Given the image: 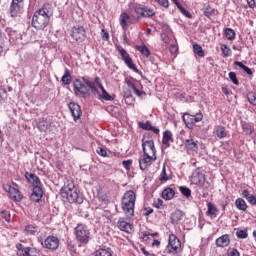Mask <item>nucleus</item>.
<instances>
[{
	"mask_svg": "<svg viewBox=\"0 0 256 256\" xmlns=\"http://www.w3.org/2000/svg\"><path fill=\"white\" fill-rule=\"evenodd\" d=\"M53 16V6L46 3L41 9L36 11L32 17V27L38 31H44V29L49 25V21Z\"/></svg>",
	"mask_w": 256,
	"mask_h": 256,
	"instance_id": "nucleus-1",
	"label": "nucleus"
},
{
	"mask_svg": "<svg viewBox=\"0 0 256 256\" xmlns=\"http://www.w3.org/2000/svg\"><path fill=\"white\" fill-rule=\"evenodd\" d=\"M82 81L90 88L93 95H98L99 99H103V101H113V97L110 96L107 90H105V87L101 84V79L99 77H95V79L82 77Z\"/></svg>",
	"mask_w": 256,
	"mask_h": 256,
	"instance_id": "nucleus-2",
	"label": "nucleus"
},
{
	"mask_svg": "<svg viewBox=\"0 0 256 256\" xmlns=\"http://www.w3.org/2000/svg\"><path fill=\"white\" fill-rule=\"evenodd\" d=\"M135 201H137V195L133 190H128L124 193L121 200V207L127 219H131L135 215Z\"/></svg>",
	"mask_w": 256,
	"mask_h": 256,
	"instance_id": "nucleus-3",
	"label": "nucleus"
},
{
	"mask_svg": "<svg viewBox=\"0 0 256 256\" xmlns=\"http://www.w3.org/2000/svg\"><path fill=\"white\" fill-rule=\"evenodd\" d=\"M181 251V240L177 238L175 234L169 236L168 245L166 246L164 253L165 255H177Z\"/></svg>",
	"mask_w": 256,
	"mask_h": 256,
	"instance_id": "nucleus-4",
	"label": "nucleus"
},
{
	"mask_svg": "<svg viewBox=\"0 0 256 256\" xmlns=\"http://www.w3.org/2000/svg\"><path fill=\"white\" fill-rule=\"evenodd\" d=\"M75 235L77 241L84 245H87V243H89V239H91V232L89 231V228L83 224L77 225L75 228Z\"/></svg>",
	"mask_w": 256,
	"mask_h": 256,
	"instance_id": "nucleus-5",
	"label": "nucleus"
},
{
	"mask_svg": "<svg viewBox=\"0 0 256 256\" xmlns=\"http://www.w3.org/2000/svg\"><path fill=\"white\" fill-rule=\"evenodd\" d=\"M73 91H74V95L76 97H83L84 99L87 97L88 93H89V88H87L88 86L83 84V82H81V80L76 79L73 82Z\"/></svg>",
	"mask_w": 256,
	"mask_h": 256,
	"instance_id": "nucleus-6",
	"label": "nucleus"
},
{
	"mask_svg": "<svg viewBox=\"0 0 256 256\" xmlns=\"http://www.w3.org/2000/svg\"><path fill=\"white\" fill-rule=\"evenodd\" d=\"M142 151L144 155H152L154 161H157V150L155 149V142L153 140L142 139Z\"/></svg>",
	"mask_w": 256,
	"mask_h": 256,
	"instance_id": "nucleus-7",
	"label": "nucleus"
},
{
	"mask_svg": "<svg viewBox=\"0 0 256 256\" xmlns=\"http://www.w3.org/2000/svg\"><path fill=\"white\" fill-rule=\"evenodd\" d=\"M182 119L186 127H188V129H193V126L195 125V123H199L203 121V114L198 113L196 115H190L186 113L183 115Z\"/></svg>",
	"mask_w": 256,
	"mask_h": 256,
	"instance_id": "nucleus-8",
	"label": "nucleus"
},
{
	"mask_svg": "<svg viewBox=\"0 0 256 256\" xmlns=\"http://www.w3.org/2000/svg\"><path fill=\"white\" fill-rule=\"evenodd\" d=\"M61 197L63 199H66L68 203H78V205H81V203H83V197L79 195V192L77 190L71 192H62Z\"/></svg>",
	"mask_w": 256,
	"mask_h": 256,
	"instance_id": "nucleus-9",
	"label": "nucleus"
},
{
	"mask_svg": "<svg viewBox=\"0 0 256 256\" xmlns=\"http://www.w3.org/2000/svg\"><path fill=\"white\" fill-rule=\"evenodd\" d=\"M71 37L73 38L74 41H77V43H83V41H85L87 37L85 28L80 25L74 26L72 28Z\"/></svg>",
	"mask_w": 256,
	"mask_h": 256,
	"instance_id": "nucleus-10",
	"label": "nucleus"
},
{
	"mask_svg": "<svg viewBox=\"0 0 256 256\" xmlns=\"http://www.w3.org/2000/svg\"><path fill=\"white\" fill-rule=\"evenodd\" d=\"M118 51H119L125 65H127L128 68H130L132 71H134V73H139V69H137V66H135V64L133 63V59L131 58L129 53H127V50L120 47L118 49Z\"/></svg>",
	"mask_w": 256,
	"mask_h": 256,
	"instance_id": "nucleus-11",
	"label": "nucleus"
},
{
	"mask_svg": "<svg viewBox=\"0 0 256 256\" xmlns=\"http://www.w3.org/2000/svg\"><path fill=\"white\" fill-rule=\"evenodd\" d=\"M41 245L45 249H50L51 251H57V249H59V238L55 236H48L44 241H41Z\"/></svg>",
	"mask_w": 256,
	"mask_h": 256,
	"instance_id": "nucleus-12",
	"label": "nucleus"
},
{
	"mask_svg": "<svg viewBox=\"0 0 256 256\" xmlns=\"http://www.w3.org/2000/svg\"><path fill=\"white\" fill-rule=\"evenodd\" d=\"M24 3L23 0H12L9 13L11 17H19L21 11H23Z\"/></svg>",
	"mask_w": 256,
	"mask_h": 256,
	"instance_id": "nucleus-13",
	"label": "nucleus"
},
{
	"mask_svg": "<svg viewBox=\"0 0 256 256\" xmlns=\"http://www.w3.org/2000/svg\"><path fill=\"white\" fill-rule=\"evenodd\" d=\"M192 183L194 185H199L200 187H203V185H205V174L201 172V169L197 168L192 173Z\"/></svg>",
	"mask_w": 256,
	"mask_h": 256,
	"instance_id": "nucleus-14",
	"label": "nucleus"
},
{
	"mask_svg": "<svg viewBox=\"0 0 256 256\" xmlns=\"http://www.w3.org/2000/svg\"><path fill=\"white\" fill-rule=\"evenodd\" d=\"M68 108L70 109L71 115L74 119V121H77V119L81 118V115L83 112L81 111V106L75 102H70L68 104Z\"/></svg>",
	"mask_w": 256,
	"mask_h": 256,
	"instance_id": "nucleus-15",
	"label": "nucleus"
},
{
	"mask_svg": "<svg viewBox=\"0 0 256 256\" xmlns=\"http://www.w3.org/2000/svg\"><path fill=\"white\" fill-rule=\"evenodd\" d=\"M152 161H155V156L151 154H143V158L139 160V167L141 171H145Z\"/></svg>",
	"mask_w": 256,
	"mask_h": 256,
	"instance_id": "nucleus-16",
	"label": "nucleus"
},
{
	"mask_svg": "<svg viewBox=\"0 0 256 256\" xmlns=\"http://www.w3.org/2000/svg\"><path fill=\"white\" fill-rule=\"evenodd\" d=\"M30 199L34 203H39V201L43 199V187H39V186L33 187V191L30 196Z\"/></svg>",
	"mask_w": 256,
	"mask_h": 256,
	"instance_id": "nucleus-17",
	"label": "nucleus"
},
{
	"mask_svg": "<svg viewBox=\"0 0 256 256\" xmlns=\"http://www.w3.org/2000/svg\"><path fill=\"white\" fill-rule=\"evenodd\" d=\"M25 178L27 179V181L32 183L33 187H43V184L41 183V179H39L37 175L26 172Z\"/></svg>",
	"mask_w": 256,
	"mask_h": 256,
	"instance_id": "nucleus-18",
	"label": "nucleus"
},
{
	"mask_svg": "<svg viewBox=\"0 0 256 256\" xmlns=\"http://www.w3.org/2000/svg\"><path fill=\"white\" fill-rule=\"evenodd\" d=\"M231 243V239L229 238V234H224L216 239L217 247H229Z\"/></svg>",
	"mask_w": 256,
	"mask_h": 256,
	"instance_id": "nucleus-19",
	"label": "nucleus"
},
{
	"mask_svg": "<svg viewBox=\"0 0 256 256\" xmlns=\"http://www.w3.org/2000/svg\"><path fill=\"white\" fill-rule=\"evenodd\" d=\"M71 191H77V188L75 187V182H73V180H67L60 190V195H62L63 193H69Z\"/></svg>",
	"mask_w": 256,
	"mask_h": 256,
	"instance_id": "nucleus-20",
	"label": "nucleus"
},
{
	"mask_svg": "<svg viewBox=\"0 0 256 256\" xmlns=\"http://www.w3.org/2000/svg\"><path fill=\"white\" fill-rule=\"evenodd\" d=\"M185 149L187 151L197 152L199 151V145L197 144V141L193 139H187L184 142Z\"/></svg>",
	"mask_w": 256,
	"mask_h": 256,
	"instance_id": "nucleus-21",
	"label": "nucleus"
},
{
	"mask_svg": "<svg viewBox=\"0 0 256 256\" xmlns=\"http://www.w3.org/2000/svg\"><path fill=\"white\" fill-rule=\"evenodd\" d=\"M139 127H141V129H144L145 131H153L155 135H159V128L154 127L150 121L139 122Z\"/></svg>",
	"mask_w": 256,
	"mask_h": 256,
	"instance_id": "nucleus-22",
	"label": "nucleus"
},
{
	"mask_svg": "<svg viewBox=\"0 0 256 256\" xmlns=\"http://www.w3.org/2000/svg\"><path fill=\"white\" fill-rule=\"evenodd\" d=\"M125 83L128 87H130V89H132L134 91V93L138 96L141 97V91H139V89H137V86H135V80L133 77H127L125 79Z\"/></svg>",
	"mask_w": 256,
	"mask_h": 256,
	"instance_id": "nucleus-23",
	"label": "nucleus"
},
{
	"mask_svg": "<svg viewBox=\"0 0 256 256\" xmlns=\"http://www.w3.org/2000/svg\"><path fill=\"white\" fill-rule=\"evenodd\" d=\"M208 210L206 212V215L211 218L217 217V213H219V209H217V206L215 204L208 202L207 203Z\"/></svg>",
	"mask_w": 256,
	"mask_h": 256,
	"instance_id": "nucleus-24",
	"label": "nucleus"
},
{
	"mask_svg": "<svg viewBox=\"0 0 256 256\" xmlns=\"http://www.w3.org/2000/svg\"><path fill=\"white\" fill-rule=\"evenodd\" d=\"M51 127V123L47 121V119L42 118L38 122V129L39 131H42V133H47Z\"/></svg>",
	"mask_w": 256,
	"mask_h": 256,
	"instance_id": "nucleus-25",
	"label": "nucleus"
},
{
	"mask_svg": "<svg viewBox=\"0 0 256 256\" xmlns=\"http://www.w3.org/2000/svg\"><path fill=\"white\" fill-rule=\"evenodd\" d=\"M170 141H173V133L169 130L163 132L162 143L166 145V147H171Z\"/></svg>",
	"mask_w": 256,
	"mask_h": 256,
	"instance_id": "nucleus-26",
	"label": "nucleus"
},
{
	"mask_svg": "<svg viewBox=\"0 0 256 256\" xmlns=\"http://www.w3.org/2000/svg\"><path fill=\"white\" fill-rule=\"evenodd\" d=\"M203 13L205 17L210 19V17L217 15L218 12L217 10H215V8H212L211 5L207 4V5H204L203 7Z\"/></svg>",
	"mask_w": 256,
	"mask_h": 256,
	"instance_id": "nucleus-27",
	"label": "nucleus"
},
{
	"mask_svg": "<svg viewBox=\"0 0 256 256\" xmlns=\"http://www.w3.org/2000/svg\"><path fill=\"white\" fill-rule=\"evenodd\" d=\"M173 197H175V190H173L172 188L168 187L162 191V198L166 201H171Z\"/></svg>",
	"mask_w": 256,
	"mask_h": 256,
	"instance_id": "nucleus-28",
	"label": "nucleus"
},
{
	"mask_svg": "<svg viewBox=\"0 0 256 256\" xmlns=\"http://www.w3.org/2000/svg\"><path fill=\"white\" fill-rule=\"evenodd\" d=\"M181 219H183V211L176 210L171 214V223H173V225H177Z\"/></svg>",
	"mask_w": 256,
	"mask_h": 256,
	"instance_id": "nucleus-29",
	"label": "nucleus"
},
{
	"mask_svg": "<svg viewBox=\"0 0 256 256\" xmlns=\"http://www.w3.org/2000/svg\"><path fill=\"white\" fill-rule=\"evenodd\" d=\"M118 229H120V231H125V233H129V231H131V224L125 222V220H123V218H120V220L117 223Z\"/></svg>",
	"mask_w": 256,
	"mask_h": 256,
	"instance_id": "nucleus-30",
	"label": "nucleus"
},
{
	"mask_svg": "<svg viewBox=\"0 0 256 256\" xmlns=\"http://www.w3.org/2000/svg\"><path fill=\"white\" fill-rule=\"evenodd\" d=\"M242 196L248 201V203H250V205H256V197L255 195L250 194L249 190H243Z\"/></svg>",
	"mask_w": 256,
	"mask_h": 256,
	"instance_id": "nucleus-31",
	"label": "nucleus"
},
{
	"mask_svg": "<svg viewBox=\"0 0 256 256\" xmlns=\"http://www.w3.org/2000/svg\"><path fill=\"white\" fill-rule=\"evenodd\" d=\"M9 193L13 197V199H15V201H21V199L23 198L21 196V192L18 189L13 188L11 186H9Z\"/></svg>",
	"mask_w": 256,
	"mask_h": 256,
	"instance_id": "nucleus-32",
	"label": "nucleus"
},
{
	"mask_svg": "<svg viewBox=\"0 0 256 256\" xmlns=\"http://www.w3.org/2000/svg\"><path fill=\"white\" fill-rule=\"evenodd\" d=\"M235 205L239 211H247V202L243 198L236 199Z\"/></svg>",
	"mask_w": 256,
	"mask_h": 256,
	"instance_id": "nucleus-33",
	"label": "nucleus"
},
{
	"mask_svg": "<svg viewBox=\"0 0 256 256\" xmlns=\"http://www.w3.org/2000/svg\"><path fill=\"white\" fill-rule=\"evenodd\" d=\"M136 49H137V51H140L142 55H145V57H149V55H151V51L144 44H142L140 46L136 45Z\"/></svg>",
	"mask_w": 256,
	"mask_h": 256,
	"instance_id": "nucleus-34",
	"label": "nucleus"
},
{
	"mask_svg": "<svg viewBox=\"0 0 256 256\" xmlns=\"http://www.w3.org/2000/svg\"><path fill=\"white\" fill-rule=\"evenodd\" d=\"M216 135L218 139H225V137H227V132L225 131V127L217 126Z\"/></svg>",
	"mask_w": 256,
	"mask_h": 256,
	"instance_id": "nucleus-35",
	"label": "nucleus"
},
{
	"mask_svg": "<svg viewBox=\"0 0 256 256\" xmlns=\"http://www.w3.org/2000/svg\"><path fill=\"white\" fill-rule=\"evenodd\" d=\"M193 51L195 55H198V57H205V52L203 51V48L199 44L193 45Z\"/></svg>",
	"mask_w": 256,
	"mask_h": 256,
	"instance_id": "nucleus-36",
	"label": "nucleus"
},
{
	"mask_svg": "<svg viewBox=\"0 0 256 256\" xmlns=\"http://www.w3.org/2000/svg\"><path fill=\"white\" fill-rule=\"evenodd\" d=\"M234 65H236V67H240V69H243V71L247 73V75H253V71H251V68L245 66L242 62L236 61L234 62Z\"/></svg>",
	"mask_w": 256,
	"mask_h": 256,
	"instance_id": "nucleus-37",
	"label": "nucleus"
},
{
	"mask_svg": "<svg viewBox=\"0 0 256 256\" xmlns=\"http://www.w3.org/2000/svg\"><path fill=\"white\" fill-rule=\"evenodd\" d=\"M62 83L64 85H71V73L66 69L64 75L62 76Z\"/></svg>",
	"mask_w": 256,
	"mask_h": 256,
	"instance_id": "nucleus-38",
	"label": "nucleus"
},
{
	"mask_svg": "<svg viewBox=\"0 0 256 256\" xmlns=\"http://www.w3.org/2000/svg\"><path fill=\"white\" fill-rule=\"evenodd\" d=\"M129 21V14L127 13H122L120 15V25L121 27H123V29H125V27H127V22Z\"/></svg>",
	"mask_w": 256,
	"mask_h": 256,
	"instance_id": "nucleus-39",
	"label": "nucleus"
},
{
	"mask_svg": "<svg viewBox=\"0 0 256 256\" xmlns=\"http://www.w3.org/2000/svg\"><path fill=\"white\" fill-rule=\"evenodd\" d=\"M225 37L228 39V41H233L235 39V30L231 28L225 29Z\"/></svg>",
	"mask_w": 256,
	"mask_h": 256,
	"instance_id": "nucleus-40",
	"label": "nucleus"
},
{
	"mask_svg": "<svg viewBox=\"0 0 256 256\" xmlns=\"http://www.w3.org/2000/svg\"><path fill=\"white\" fill-rule=\"evenodd\" d=\"M94 256H113L107 249H99Z\"/></svg>",
	"mask_w": 256,
	"mask_h": 256,
	"instance_id": "nucleus-41",
	"label": "nucleus"
},
{
	"mask_svg": "<svg viewBox=\"0 0 256 256\" xmlns=\"http://www.w3.org/2000/svg\"><path fill=\"white\" fill-rule=\"evenodd\" d=\"M180 193H182L184 197H191V189L187 188V186H181Z\"/></svg>",
	"mask_w": 256,
	"mask_h": 256,
	"instance_id": "nucleus-42",
	"label": "nucleus"
},
{
	"mask_svg": "<svg viewBox=\"0 0 256 256\" xmlns=\"http://www.w3.org/2000/svg\"><path fill=\"white\" fill-rule=\"evenodd\" d=\"M221 51L224 57H231V48H228L227 45L223 44L221 46Z\"/></svg>",
	"mask_w": 256,
	"mask_h": 256,
	"instance_id": "nucleus-43",
	"label": "nucleus"
},
{
	"mask_svg": "<svg viewBox=\"0 0 256 256\" xmlns=\"http://www.w3.org/2000/svg\"><path fill=\"white\" fill-rule=\"evenodd\" d=\"M236 236L238 239H247L249 237V234L247 233V230H238L236 232Z\"/></svg>",
	"mask_w": 256,
	"mask_h": 256,
	"instance_id": "nucleus-44",
	"label": "nucleus"
},
{
	"mask_svg": "<svg viewBox=\"0 0 256 256\" xmlns=\"http://www.w3.org/2000/svg\"><path fill=\"white\" fill-rule=\"evenodd\" d=\"M25 232L27 233V235H35V233H37V228L33 225H28L25 228Z\"/></svg>",
	"mask_w": 256,
	"mask_h": 256,
	"instance_id": "nucleus-45",
	"label": "nucleus"
},
{
	"mask_svg": "<svg viewBox=\"0 0 256 256\" xmlns=\"http://www.w3.org/2000/svg\"><path fill=\"white\" fill-rule=\"evenodd\" d=\"M247 99H248V101H249V103L251 105H255L256 106V94L254 92H250L247 95Z\"/></svg>",
	"mask_w": 256,
	"mask_h": 256,
	"instance_id": "nucleus-46",
	"label": "nucleus"
},
{
	"mask_svg": "<svg viewBox=\"0 0 256 256\" xmlns=\"http://www.w3.org/2000/svg\"><path fill=\"white\" fill-rule=\"evenodd\" d=\"M241 127H242L244 133H246L247 135H251L253 133V131H251V125L243 122Z\"/></svg>",
	"mask_w": 256,
	"mask_h": 256,
	"instance_id": "nucleus-47",
	"label": "nucleus"
},
{
	"mask_svg": "<svg viewBox=\"0 0 256 256\" xmlns=\"http://www.w3.org/2000/svg\"><path fill=\"white\" fill-rule=\"evenodd\" d=\"M160 181H169V177L167 176V170L165 168V165L163 166L160 174Z\"/></svg>",
	"mask_w": 256,
	"mask_h": 256,
	"instance_id": "nucleus-48",
	"label": "nucleus"
},
{
	"mask_svg": "<svg viewBox=\"0 0 256 256\" xmlns=\"http://www.w3.org/2000/svg\"><path fill=\"white\" fill-rule=\"evenodd\" d=\"M229 79L234 85H239V80L237 79V74L235 72H229Z\"/></svg>",
	"mask_w": 256,
	"mask_h": 256,
	"instance_id": "nucleus-49",
	"label": "nucleus"
},
{
	"mask_svg": "<svg viewBox=\"0 0 256 256\" xmlns=\"http://www.w3.org/2000/svg\"><path fill=\"white\" fill-rule=\"evenodd\" d=\"M134 11L137 15H141L142 17L145 15V8L141 7V5H136Z\"/></svg>",
	"mask_w": 256,
	"mask_h": 256,
	"instance_id": "nucleus-50",
	"label": "nucleus"
},
{
	"mask_svg": "<svg viewBox=\"0 0 256 256\" xmlns=\"http://www.w3.org/2000/svg\"><path fill=\"white\" fill-rule=\"evenodd\" d=\"M122 165L127 171H129V169H131V165H133V160H124Z\"/></svg>",
	"mask_w": 256,
	"mask_h": 256,
	"instance_id": "nucleus-51",
	"label": "nucleus"
},
{
	"mask_svg": "<svg viewBox=\"0 0 256 256\" xmlns=\"http://www.w3.org/2000/svg\"><path fill=\"white\" fill-rule=\"evenodd\" d=\"M178 9H179V11H180L182 14H184V16L187 17L188 19H191V18L193 17V15H191V14L189 13V11H187L183 6L180 7V8H178Z\"/></svg>",
	"mask_w": 256,
	"mask_h": 256,
	"instance_id": "nucleus-52",
	"label": "nucleus"
},
{
	"mask_svg": "<svg viewBox=\"0 0 256 256\" xmlns=\"http://www.w3.org/2000/svg\"><path fill=\"white\" fill-rule=\"evenodd\" d=\"M161 7L167 9L169 7V0H155Z\"/></svg>",
	"mask_w": 256,
	"mask_h": 256,
	"instance_id": "nucleus-53",
	"label": "nucleus"
},
{
	"mask_svg": "<svg viewBox=\"0 0 256 256\" xmlns=\"http://www.w3.org/2000/svg\"><path fill=\"white\" fill-rule=\"evenodd\" d=\"M154 207H156V209H163V200L162 199H156L154 201Z\"/></svg>",
	"mask_w": 256,
	"mask_h": 256,
	"instance_id": "nucleus-54",
	"label": "nucleus"
},
{
	"mask_svg": "<svg viewBox=\"0 0 256 256\" xmlns=\"http://www.w3.org/2000/svg\"><path fill=\"white\" fill-rule=\"evenodd\" d=\"M96 153H98V155H100L101 157H107V150H105L104 148L98 147Z\"/></svg>",
	"mask_w": 256,
	"mask_h": 256,
	"instance_id": "nucleus-55",
	"label": "nucleus"
},
{
	"mask_svg": "<svg viewBox=\"0 0 256 256\" xmlns=\"http://www.w3.org/2000/svg\"><path fill=\"white\" fill-rule=\"evenodd\" d=\"M161 39H162L163 43H165L166 45H169V43L171 41L169 38V35H167L165 33L161 34Z\"/></svg>",
	"mask_w": 256,
	"mask_h": 256,
	"instance_id": "nucleus-56",
	"label": "nucleus"
},
{
	"mask_svg": "<svg viewBox=\"0 0 256 256\" xmlns=\"http://www.w3.org/2000/svg\"><path fill=\"white\" fill-rule=\"evenodd\" d=\"M19 256H31L29 253V247L23 248L19 253Z\"/></svg>",
	"mask_w": 256,
	"mask_h": 256,
	"instance_id": "nucleus-57",
	"label": "nucleus"
},
{
	"mask_svg": "<svg viewBox=\"0 0 256 256\" xmlns=\"http://www.w3.org/2000/svg\"><path fill=\"white\" fill-rule=\"evenodd\" d=\"M153 15H155V12L153 11V9L145 8L144 17H153Z\"/></svg>",
	"mask_w": 256,
	"mask_h": 256,
	"instance_id": "nucleus-58",
	"label": "nucleus"
},
{
	"mask_svg": "<svg viewBox=\"0 0 256 256\" xmlns=\"http://www.w3.org/2000/svg\"><path fill=\"white\" fill-rule=\"evenodd\" d=\"M228 256H240L239 251L237 249H231L227 253Z\"/></svg>",
	"mask_w": 256,
	"mask_h": 256,
	"instance_id": "nucleus-59",
	"label": "nucleus"
},
{
	"mask_svg": "<svg viewBox=\"0 0 256 256\" xmlns=\"http://www.w3.org/2000/svg\"><path fill=\"white\" fill-rule=\"evenodd\" d=\"M1 217H2V219L6 220V221H10L11 220V215L7 214L6 211H2L1 212Z\"/></svg>",
	"mask_w": 256,
	"mask_h": 256,
	"instance_id": "nucleus-60",
	"label": "nucleus"
},
{
	"mask_svg": "<svg viewBox=\"0 0 256 256\" xmlns=\"http://www.w3.org/2000/svg\"><path fill=\"white\" fill-rule=\"evenodd\" d=\"M102 39L109 41V32L105 31V29H102Z\"/></svg>",
	"mask_w": 256,
	"mask_h": 256,
	"instance_id": "nucleus-61",
	"label": "nucleus"
},
{
	"mask_svg": "<svg viewBox=\"0 0 256 256\" xmlns=\"http://www.w3.org/2000/svg\"><path fill=\"white\" fill-rule=\"evenodd\" d=\"M28 252L30 253V256H37V254L39 253L36 248H29L28 247Z\"/></svg>",
	"mask_w": 256,
	"mask_h": 256,
	"instance_id": "nucleus-62",
	"label": "nucleus"
},
{
	"mask_svg": "<svg viewBox=\"0 0 256 256\" xmlns=\"http://www.w3.org/2000/svg\"><path fill=\"white\" fill-rule=\"evenodd\" d=\"M178 51L177 46L175 44L170 45V53L172 55H175V53Z\"/></svg>",
	"mask_w": 256,
	"mask_h": 256,
	"instance_id": "nucleus-63",
	"label": "nucleus"
},
{
	"mask_svg": "<svg viewBox=\"0 0 256 256\" xmlns=\"http://www.w3.org/2000/svg\"><path fill=\"white\" fill-rule=\"evenodd\" d=\"M247 4L250 7V9H255L256 7L255 0H247Z\"/></svg>",
	"mask_w": 256,
	"mask_h": 256,
	"instance_id": "nucleus-64",
	"label": "nucleus"
}]
</instances>
